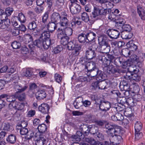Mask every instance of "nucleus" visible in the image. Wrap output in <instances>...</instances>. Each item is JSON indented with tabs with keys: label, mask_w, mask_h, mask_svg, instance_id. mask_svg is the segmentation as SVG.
<instances>
[{
	"label": "nucleus",
	"mask_w": 145,
	"mask_h": 145,
	"mask_svg": "<svg viewBox=\"0 0 145 145\" xmlns=\"http://www.w3.org/2000/svg\"><path fill=\"white\" fill-rule=\"evenodd\" d=\"M33 45L39 48L43 47L44 49L47 50L50 46L51 41L48 39L44 40L40 37V39L35 40L33 43Z\"/></svg>",
	"instance_id": "f257e3e1"
},
{
	"label": "nucleus",
	"mask_w": 145,
	"mask_h": 145,
	"mask_svg": "<svg viewBox=\"0 0 145 145\" xmlns=\"http://www.w3.org/2000/svg\"><path fill=\"white\" fill-rule=\"evenodd\" d=\"M107 58L102 54H100L98 56L99 61L104 64L105 65H108L114 59V57L112 55L109 54L107 55Z\"/></svg>",
	"instance_id": "f03ea898"
},
{
	"label": "nucleus",
	"mask_w": 145,
	"mask_h": 145,
	"mask_svg": "<svg viewBox=\"0 0 145 145\" xmlns=\"http://www.w3.org/2000/svg\"><path fill=\"white\" fill-rule=\"evenodd\" d=\"M107 134L111 143L113 144H119L122 140L121 136L115 135L110 131L107 132Z\"/></svg>",
	"instance_id": "7ed1b4c3"
},
{
	"label": "nucleus",
	"mask_w": 145,
	"mask_h": 145,
	"mask_svg": "<svg viewBox=\"0 0 145 145\" xmlns=\"http://www.w3.org/2000/svg\"><path fill=\"white\" fill-rule=\"evenodd\" d=\"M68 5L70 12L72 14H76L79 13L80 12L81 7L78 4L76 3H70Z\"/></svg>",
	"instance_id": "20e7f679"
},
{
	"label": "nucleus",
	"mask_w": 145,
	"mask_h": 145,
	"mask_svg": "<svg viewBox=\"0 0 145 145\" xmlns=\"http://www.w3.org/2000/svg\"><path fill=\"white\" fill-rule=\"evenodd\" d=\"M120 32L121 30L117 28L116 29H109L106 31V33L110 38L116 39L118 37Z\"/></svg>",
	"instance_id": "39448f33"
},
{
	"label": "nucleus",
	"mask_w": 145,
	"mask_h": 145,
	"mask_svg": "<svg viewBox=\"0 0 145 145\" xmlns=\"http://www.w3.org/2000/svg\"><path fill=\"white\" fill-rule=\"evenodd\" d=\"M102 64L103 70L105 72L109 74H114L118 72V69L112 64H109L108 65H106L103 63Z\"/></svg>",
	"instance_id": "423d86ee"
},
{
	"label": "nucleus",
	"mask_w": 145,
	"mask_h": 145,
	"mask_svg": "<svg viewBox=\"0 0 145 145\" xmlns=\"http://www.w3.org/2000/svg\"><path fill=\"white\" fill-rule=\"evenodd\" d=\"M28 87L26 86H24V87L19 89L18 91L15 93V97L16 99H18L20 101H24L26 98V96L25 93H19L25 91L27 88Z\"/></svg>",
	"instance_id": "0eeeda50"
},
{
	"label": "nucleus",
	"mask_w": 145,
	"mask_h": 145,
	"mask_svg": "<svg viewBox=\"0 0 145 145\" xmlns=\"http://www.w3.org/2000/svg\"><path fill=\"white\" fill-rule=\"evenodd\" d=\"M98 104L99 110L102 111L106 112L110 108V104L108 101H104L100 100V103Z\"/></svg>",
	"instance_id": "6e6552de"
},
{
	"label": "nucleus",
	"mask_w": 145,
	"mask_h": 145,
	"mask_svg": "<svg viewBox=\"0 0 145 145\" xmlns=\"http://www.w3.org/2000/svg\"><path fill=\"white\" fill-rule=\"evenodd\" d=\"M10 21L8 18H1L0 19V28L5 29L7 28L10 25Z\"/></svg>",
	"instance_id": "1a4fd4ad"
},
{
	"label": "nucleus",
	"mask_w": 145,
	"mask_h": 145,
	"mask_svg": "<svg viewBox=\"0 0 145 145\" xmlns=\"http://www.w3.org/2000/svg\"><path fill=\"white\" fill-rule=\"evenodd\" d=\"M113 130L114 135H116L122 136L124 132V131L121 127L116 125H114Z\"/></svg>",
	"instance_id": "9d476101"
},
{
	"label": "nucleus",
	"mask_w": 145,
	"mask_h": 145,
	"mask_svg": "<svg viewBox=\"0 0 145 145\" xmlns=\"http://www.w3.org/2000/svg\"><path fill=\"white\" fill-rule=\"evenodd\" d=\"M86 56L88 59H91L95 57L96 54L94 51L92 50L91 48H87L86 51Z\"/></svg>",
	"instance_id": "9b49d317"
},
{
	"label": "nucleus",
	"mask_w": 145,
	"mask_h": 145,
	"mask_svg": "<svg viewBox=\"0 0 145 145\" xmlns=\"http://www.w3.org/2000/svg\"><path fill=\"white\" fill-rule=\"evenodd\" d=\"M57 38L58 39L60 40L61 44L64 46L67 45L69 39V38L68 36L62 34H59Z\"/></svg>",
	"instance_id": "f8f14e48"
},
{
	"label": "nucleus",
	"mask_w": 145,
	"mask_h": 145,
	"mask_svg": "<svg viewBox=\"0 0 145 145\" xmlns=\"http://www.w3.org/2000/svg\"><path fill=\"white\" fill-rule=\"evenodd\" d=\"M49 109V106L46 103L42 104L39 107V111L44 114L48 113Z\"/></svg>",
	"instance_id": "ddd939ff"
},
{
	"label": "nucleus",
	"mask_w": 145,
	"mask_h": 145,
	"mask_svg": "<svg viewBox=\"0 0 145 145\" xmlns=\"http://www.w3.org/2000/svg\"><path fill=\"white\" fill-rule=\"evenodd\" d=\"M83 98L82 97H80L76 98L73 103L74 107L78 109L82 106L83 105Z\"/></svg>",
	"instance_id": "4468645a"
},
{
	"label": "nucleus",
	"mask_w": 145,
	"mask_h": 145,
	"mask_svg": "<svg viewBox=\"0 0 145 145\" xmlns=\"http://www.w3.org/2000/svg\"><path fill=\"white\" fill-rule=\"evenodd\" d=\"M84 67L85 71H86L87 70V71L97 68L95 63L92 61L88 62L85 65Z\"/></svg>",
	"instance_id": "2eb2a0df"
},
{
	"label": "nucleus",
	"mask_w": 145,
	"mask_h": 145,
	"mask_svg": "<svg viewBox=\"0 0 145 145\" xmlns=\"http://www.w3.org/2000/svg\"><path fill=\"white\" fill-rule=\"evenodd\" d=\"M130 59L132 62L140 65L142 61V58L137 56L136 55L133 54L130 57Z\"/></svg>",
	"instance_id": "dca6fc26"
},
{
	"label": "nucleus",
	"mask_w": 145,
	"mask_h": 145,
	"mask_svg": "<svg viewBox=\"0 0 145 145\" xmlns=\"http://www.w3.org/2000/svg\"><path fill=\"white\" fill-rule=\"evenodd\" d=\"M98 40V44L100 46L108 44L106 37L105 36L99 37Z\"/></svg>",
	"instance_id": "f3484780"
},
{
	"label": "nucleus",
	"mask_w": 145,
	"mask_h": 145,
	"mask_svg": "<svg viewBox=\"0 0 145 145\" xmlns=\"http://www.w3.org/2000/svg\"><path fill=\"white\" fill-rule=\"evenodd\" d=\"M61 18V16L59 13L54 12L52 15L51 21L55 23H57L59 21Z\"/></svg>",
	"instance_id": "a211bd4d"
},
{
	"label": "nucleus",
	"mask_w": 145,
	"mask_h": 145,
	"mask_svg": "<svg viewBox=\"0 0 145 145\" xmlns=\"http://www.w3.org/2000/svg\"><path fill=\"white\" fill-rule=\"evenodd\" d=\"M89 125L88 124H83L80 126V129L84 134L87 135L89 133Z\"/></svg>",
	"instance_id": "6ab92c4d"
},
{
	"label": "nucleus",
	"mask_w": 145,
	"mask_h": 145,
	"mask_svg": "<svg viewBox=\"0 0 145 145\" xmlns=\"http://www.w3.org/2000/svg\"><path fill=\"white\" fill-rule=\"evenodd\" d=\"M91 16L95 20H97L100 18L99 8L95 7H94V10L91 15Z\"/></svg>",
	"instance_id": "aec40b11"
},
{
	"label": "nucleus",
	"mask_w": 145,
	"mask_h": 145,
	"mask_svg": "<svg viewBox=\"0 0 145 145\" xmlns=\"http://www.w3.org/2000/svg\"><path fill=\"white\" fill-rule=\"evenodd\" d=\"M50 32L49 31H44L41 33L40 37L41 38L44 40L49 39L51 41V44H52L54 42V40H51L50 39Z\"/></svg>",
	"instance_id": "412c9836"
},
{
	"label": "nucleus",
	"mask_w": 145,
	"mask_h": 145,
	"mask_svg": "<svg viewBox=\"0 0 145 145\" xmlns=\"http://www.w3.org/2000/svg\"><path fill=\"white\" fill-rule=\"evenodd\" d=\"M36 96L37 99L41 100L45 98L46 95V93L44 90H40L37 93Z\"/></svg>",
	"instance_id": "4be33fe9"
},
{
	"label": "nucleus",
	"mask_w": 145,
	"mask_h": 145,
	"mask_svg": "<svg viewBox=\"0 0 145 145\" xmlns=\"http://www.w3.org/2000/svg\"><path fill=\"white\" fill-rule=\"evenodd\" d=\"M19 40H23L25 44H27L29 42H32L33 40V37L30 34H26L24 35L23 38L20 37Z\"/></svg>",
	"instance_id": "5701e85b"
},
{
	"label": "nucleus",
	"mask_w": 145,
	"mask_h": 145,
	"mask_svg": "<svg viewBox=\"0 0 145 145\" xmlns=\"http://www.w3.org/2000/svg\"><path fill=\"white\" fill-rule=\"evenodd\" d=\"M137 11L141 19L143 20H145V12L143 8L140 6H138Z\"/></svg>",
	"instance_id": "b1692460"
},
{
	"label": "nucleus",
	"mask_w": 145,
	"mask_h": 145,
	"mask_svg": "<svg viewBox=\"0 0 145 145\" xmlns=\"http://www.w3.org/2000/svg\"><path fill=\"white\" fill-rule=\"evenodd\" d=\"M36 21V19L34 18L31 22L29 23L28 27L30 30L34 31L37 28V24Z\"/></svg>",
	"instance_id": "393cba45"
},
{
	"label": "nucleus",
	"mask_w": 145,
	"mask_h": 145,
	"mask_svg": "<svg viewBox=\"0 0 145 145\" xmlns=\"http://www.w3.org/2000/svg\"><path fill=\"white\" fill-rule=\"evenodd\" d=\"M47 29L49 32H53L57 28L56 23L53 22H50L47 25Z\"/></svg>",
	"instance_id": "a878e982"
},
{
	"label": "nucleus",
	"mask_w": 145,
	"mask_h": 145,
	"mask_svg": "<svg viewBox=\"0 0 145 145\" xmlns=\"http://www.w3.org/2000/svg\"><path fill=\"white\" fill-rule=\"evenodd\" d=\"M86 33H81L79 34L78 36V39L79 42L84 43L87 40V35Z\"/></svg>",
	"instance_id": "bb28decb"
},
{
	"label": "nucleus",
	"mask_w": 145,
	"mask_h": 145,
	"mask_svg": "<svg viewBox=\"0 0 145 145\" xmlns=\"http://www.w3.org/2000/svg\"><path fill=\"white\" fill-rule=\"evenodd\" d=\"M16 137L15 135L11 134L6 138L7 141L9 143L14 144L16 142Z\"/></svg>",
	"instance_id": "cd10ccee"
},
{
	"label": "nucleus",
	"mask_w": 145,
	"mask_h": 145,
	"mask_svg": "<svg viewBox=\"0 0 145 145\" xmlns=\"http://www.w3.org/2000/svg\"><path fill=\"white\" fill-rule=\"evenodd\" d=\"M101 51L102 53H107L110 51V47L109 44L100 46Z\"/></svg>",
	"instance_id": "c85d7f7f"
},
{
	"label": "nucleus",
	"mask_w": 145,
	"mask_h": 145,
	"mask_svg": "<svg viewBox=\"0 0 145 145\" xmlns=\"http://www.w3.org/2000/svg\"><path fill=\"white\" fill-rule=\"evenodd\" d=\"M97 80L102 81L105 79L106 75L105 74H103L101 71L99 70L98 74L97 75Z\"/></svg>",
	"instance_id": "c756f323"
},
{
	"label": "nucleus",
	"mask_w": 145,
	"mask_h": 145,
	"mask_svg": "<svg viewBox=\"0 0 145 145\" xmlns=\"http://www.w3.org/2000/svg\"><path fill=\"white\" fill-rule=\"evenodd\" d=\"M99 71L98 68H96L88 71L87 75L91 77H94L96 76Z\"/></svg>",
	"instance_id": "7c9ffc66"
},
{
	"label": "nucleus",
	"mask_w": 145,
	"mask_h": 145,
	"mask_svg": "<svg viewBox=\"0 0 145 145\" xmlns=\"http://www.w3.org/2000/svg\"><path fill=\"white\" fill-rule=\"evenodd\" d=\"M120 33H121V37L123 39H129L131 37V34L129 32L122 31L121 30Z\"/></svg>",
	"instance_id": "2f4dec72"
},
{
	"label": "nucleus",
	"mask_w": 145,
	"mask_h": 145,
	"mask_svg": "<svg viewBox=\"0 0 145 145\" xmlns=\"http://www.w3.org/2000/svg\"><path fill=\"white\" fill-rule=\"evenodd\" d=\"M89 133L93 135L94 137H96V134L98 131V127L94 125H89Z\"/></svg>",
	"instance_id": "473e14b6"
},
{
	"label": "nucleus",
	"mask_w": 145,
	"mask_h": 145,
	"mask_svg": "<svg viewBox=\"0 0 145 145\" xmlns=\"http://www.w3.org/2000/svg\"><path fill=\"white\" fill-rule=\"evenodd\" d=\"M137 104V101L134 98H127V105L133 107L135 106Z\"/></svg>",
	"instance_id": "72a5a7b5"
},
{
	"label": "nucleus",
	"mask_w": 145,
	"mask_h": 145,
	"mask_svg": "<svg viewBox=\"0 0 145 145\" xmlns=\"http://www.w3.org/2000/svg\"><path fill=\"white\" fill-rule=\"evenodd\" d=\"M64 33L63 35L67 36H71L72 33V28L67 27L63 28Z\"/></svg>",
	"instance_id": "f704fd0d"
},
{
	"label": "nucleus",
	"mask_w": 145,
	"mask_h": 145,
	"mask_svg": "<svg viewBox=\"0 0 145 145\" xmlns=\"http://www.w3.org/2000/svg\"><path fill=\"white\" fill-rule=\"evenodd\" d=\"M131 68H130L129 69L131 70L127 72L126 75L124 76V78L127 80H130V81H131V79L132 78L131 76H132V75L133 74V73H132L131 72H135V69L133 70H131Z\"/></svg>",
	"instance_id": "c9c22d12"
},
{
	"label": "nucleus",
	"mask_w": 145,
	"mask_h": 145,
	"mask_svg": "<svg viewBox=\"0 0 145 145\" xmlns=\"http://www.w3.org/2000/svg\"><path fill=\"white\" fill-rule=\"evenodd\" d=\"M7 96L6 94H2L0 95V110L4 107L5 105V102L3 99Z\"/></svg>",
	"instance_id": "e433bc0d"
},
{
	"label": "nucleus",
	"mask_w": 145,
	"mask_h": 145,
	"mask_svg": "<svg viewBox=\"0 0 145 145\" xmlns=\"http://www.w3.org/2000/svg\"><path fill=\"white\" fill-rule=\"evenodd\" d=\"M46 140L45 137L40 136L37 139L36 142L37 145H44L46 143Z\"/></svg>",
	"instance_id": "4c0bfd02"
},
{
	"label": "nucleus",
	"mask_w": 145,
	"mask_h": 145,
	"mask_svg": "<svg viewBox=\"0 0 145 145\" xmlns=\"http://www.w3.org/2000/svg\"><path fill=\"white\" fill-rule=\"evenodd\" d=\"M86 35H87V40L89 41H93L95 38L96 37V34L95 33L92 32H90L86 33Z\"/></svg>",
	"instance_id": "58836bf2"
},
{
	"label": "nucleus",
	"mask_w": 145,
	"mask_h": 145,
	"mask_svg": "<svg viewBox=\"0 0 145 145\" xmlns=\"http://www.w3.org/2000/svg\"><path fill=\"white\" fill-rule=\"evenodd\" d=\"M47 128L46 126L44 124H42L39 125L38 127L39 132L41 134L44 133L46 131Z\"/></svg>",
	"instance_id": "ea45409f"
},
{
	"label": "nucleus",
	"mask_w": 145,
	"mask_h": 145,
	"mask_svg": "<svg viewBox=\"0 0 145 145\" xmlns=\"http://www.w3.org/2000/svg\"><path fill=\"white\" fill-rule=\"evenodd\" d=\"M74 40L68 42L67 44V48L69 50H72L74 49L76 45Z\"/></svg>",
	"instance_id": "a19ab883"
},
{
	"label": "nucleus",
	"mask_w": 145,
	"mask_h": 145,
	"mask_svg": "<svg viewBox=\"0 0 145 145\" xmlns=\"http://www.w3.org/2000/svg\"><path fill=\"white\" fill-rule=\"evenodd\" d=\"M85 141L88 142L92 145H96L97 142L93 138L91 137H85L84 138Z\"/></svg>",
	"instance_id": "79ce46f5"
},
{
	"label": "nucleus",
	"mask_w": 145,
	"mask_h": 145,
	"mask_svg": "<svg viewBox=\"0 0 145 145\" xmlns=\"http://www.w3.org/2000/svg\"><path fill=\"white\" fill-rule=\"evenodd\" d=\"M68 20L67 18L65 17H62L60 20V24L61 26H66L68 25Z\"/></svg>",
	"instance_id": "37998d69"
},
{
	"label": "nucleus",
	"mask_w": 145,
	"mask_h": 145,
	"mask_svg": "<svg viewBox=\"0 0 145 145\" xmlns=\"http://www.w3.org/2000/svg\"><path fill=\"white\" fill-rule=\"evenodd\" d=\"M81 18L82 21L85 23H87L89 21V18L87 13L85 12L81 14Z\"/></svg>",
	"instance_id": "c03bdc74"
},
{
	"label": "nucleus",
	"mask_w": 145,
	"mask_h": 145,
	"mask_svg": "<svg viewBox=\"0 0 145 145\" xmlns=\"http://www.w3.org/2000/svg\"><path fill=\"white\" fill-rule=\"evenodd\" d=\"M123 108L117 104L115 105L114 106L112 107L111 108V110L112 112H120L122 110Z\"/></svg>",
	"instance_id": "a18cd8bd"
},
{
	"label": "nucleus",
	"mask_w": 145,
	"mask_h": 145,
	"mask_svg": "<svg viewBox=\"0 0 145 145\" xmlns=\"http://www.w3.org/2000/svg\"><path fill=\"white\" fill-rule=\"evenodd\" d=\"M89 45V48H91L92 50H93L95 51L98 47L97 44L95 42H89L87 43Z\"/></svg>",
	"instance_id": "49530a36"
},
{
	"label": "nucleus",
	"mask_w": 145,
	"mask_h": 145,
	"mask_svg": "<svg viewBox=\"0 0 145 145\" xmlns=\"http://www.w3.org/2000/svg\"><path fill=\"white\" fill-rule=\"evenodd\" d=\"M130 49L133 51H135L137 49V46L133 43H130V42H128L127 44Z\"/></svg>",
	"instance_id": "de8ad7c7"
},
{
	"label": "nucleus",
	"mask_w": 145,
	"mask_h": 145,
	"mask_svg": "<svg viewBox=\"0 0 145 145\" xmlns=\"http://www.w3.org/2000/svg\"><path fill=\"white\" fill-rule=\"evenodd\" d=\"M13 11V9L12 8L8 7L5 9V12L4 13L5 14L6 18H7V16H10Z\"/></svg>",
	"instance_id": "09e8293b"
},
{
	"label": "nucleus",
	"mask_w": 145,
	"mask_h": 145,
	"mask_svg": "<svg viewBox=\"0 0 145 145\" xmlns=\"http://www.w3.org/2000/svg\"><path fill=\"white\" fill-rule=\"evenodd\" d=\"M18 19L21 22L24 23L26 20V19L24 15L22 13H20L18 14Z\"/></svg>",
	"instance_id": "8fccbe9b"
},
{
	"label": "nucleus",
	"mask_w": 145,
	"mask_h": 145,
	"mask_svg": "<svg viewBox=\"0 0 145 145\" xmlns=\"http://www.w3.org/2000/svg\"><path fill=\"white\" fill-rule=\"evenodd\" d=\"M142 124L139 121H137L135 124V131H140L142 128Z\"/></svg>",
	"instance_id": "3c124183"
},
{
	"label": "nucleus",
	"mask_w": 145,
	"mask_h": 145,
	"mask_svg": "<svg viewBox=\"0 0 145 145\" xmlns=\"http://www.w3.org/2000/svg\"><path fill=\"white\" fill-rule=\"evenodd\" d=\"M111 95L112 96L115 97V98H116L118 97H121V93L117 90H114L111 91Z\"/></svg>",
	"instance_id": "603ef678"
},
{
	"label": "nucleus",
	"mask_w": 145,
	"mask_h": 145,
	"mask_svg": "<svg viewBox=\"0 0 145 145\" xmlns=\"http://www.w3.org/2000/svg\"><path fill=\"white\" fill-rule=\"evenodd\" d=\"M81 48V46L80 44H76V45L74 48V54L77 56L79 54V52Z\"/></svg>",
	"instance_id": "864d4df0"
},
{
	"label": "nucleus",
	"mask_w": 145,
	"mask_h": 145,
	"mask_svg": "<svg viewBox=\"0 0 145 145\" xmlns=\"http://www.w3.org/2000/svg\"><path fill=\"white\" fill-rule=\"evenodd\" d=\"M18 102L15 100L12 103H10L9 104V109L10 110H12V108H14L15 109L17 108V106L18 103Z\"/></svg>",
	"instance_id": "5fc2aeb1"
},
{
	"label": "nucleus",
	"mask_w": 145,
	"mask_h": 145,
	"mask_svg": "<svg viewBox=\"0 0 145 145\" xmlns=\"http://www.w3.org/2000/svg\"><path fill=\"white\" fill-rule=\"evenodd\" d=\"M120 30H123V31H125L129 32L131 30V27L130 25L129 24H124L122 27H120Z\"/></svg>",
	"instance_id": "6e6d98bb"
},
{
	"label": "nucleus",
	"mask_w": 145,
	"mask_h": 145,
	"mask_svg": "<svg viewBox=\"0 0 145 145\" xmlns=\"http://www.w3.org/2000/svg\"><path fill=\"white\" fill-rule=\"evenodd\" d=\"M132 77L131 79V81L132 80H134L136 82H138L140 80L141 78L140 76L136 73H133L132 75Z\"/></svg>",
	"instance_id": "4d7b16f0"
},
{
	"label": "nucleus",
	"mask_w": 145,
	"mask_h": 145,
	"mask_svg": "<svg viewBox=\"0 0 145 145\" xmlns=\"http://www.w3.org/2000/svg\"><path fill=\"white\" fill-rule=\"evenodd\" d=\"M18 129L20 130V134L22 135H25L28 132V131L27 128H17Z\"/></svg>",
	"instance_id": "13d9d810"
},
{
	"label": "nucleus",
	"mask_w": 145,
	"mask_h": 145,
	"mask_svg": "<svg viewBox=\"0 0 145 145\" xmlns=\"http://www.w3.org/2000/svg\"><path fill=\"white\" fill-rule=\"evenodd\" d=\"M11 46L14 49H18L20 48L21 46L20 43L16 41L13 42Z\"/></svg>",
	"instance_id": "bf43d9fd"
},
{
	"label": "nucleus",
	"mask_w": 145,
	"mask_h": 145,
	"mask_svg": "<svg viewBox=\"0 0 145 145\" xmlns=\"http://www.w3.org/2000/svg\"><path fill=\"white\" fill-rule=\"evenodd\" d=\"M7 98V101L10 103H12L15 100H16V97H15V94L14 95H11L8 96L7 95V96L6 97Z\"/></svg>",
	"instance_id": "052dcab7"
},
{
	"label": "nucleus",
	"mask_w": 145,
	"mask_h": 145,
	"mask_svg": "<svg viewBox=\"0 0 145 145\" xmlns=\"http://www.w3.org/2000/svg\"><path fill=\"white\" fill-rule=\"evenodd\" d=\"M54 77L55 80L58 83H60L62 79L61 76L58 73L55 74Z\"/></svg>",
	"instance_id": "680f3d73"
},
{
	"label": "nucleus",
	"mask_w": 145,
	"mask_h": 145,
	"mask_svg": "<svg viewBox=\"0 0 145 145\" xmlns=\"http://www.w3.org/2000/svg\"><path fill=\"white\" fill-rule=\"evenodd\" d=\"M99 81H96L93 82L91 84V89L95 90L99 89Z\"/></svg>",
	"instance_id": "e2e57ef3"
},
{
	"label": "nucleus",
	"mask_w": 145,
	"mask_h": 145,
	"mask_svg": "<svg viewBox=\"0 0 145 145\" xmlns=\"http://www.w3.org/2000/svg\"><path fill=\"white\" fill-rule=\"evenodd\" d=\"M88 58L86 57H82L80 59V62L83 65L84 67H85V65L88 62Z\"/></svg>",
	"instance_id": "0e129e2a"
},
{
	"label": "nucleus",
	"mask_w": 145,
	"mask_h": 145,
	"mask_svg": "<svg viewBox=\"0 0 145 145\" xmlns=\"http://www.w3.org/2000/svg\"><path fill=\"white\" fill-rule=\"evenodd\" d=\"M44 8L43 7L39 6L38 7H36L35 9V10L37 14L42 13L43 11Z\"/></svg>",
	"instance_id": "69168bd1"
},
{
	"label": "nucleus",
	"mask_w": 145,
	"mask_h": 145,
	"mask_svg": "<svg viewBox=\"0 0 145 145\" xmlns=\"http://www.w3.org/2000/svg\"><path fill=\"white\" fill-rule=\"evenodd\" d=\"M24 104L22 103H19L17 106V108H16V110H21L24 111Z\"/></svg>",
	"instance_id": "338daca9"
},
{
	"label": "nucleus",
	"mask_w": 145,
	"mask_h": 145,
	"mask_svg": "<svg viewBox=\"0 0 145 145\" xmlns=\"http://www.w3.org/2000/svg\"><path fill=\"white\" fill-rule=\"evenodd\" d=\"M106 85V83L105 81H99V89H105Z\"/></svg>",
	"instance_id": "774afa93"
}]
</instances>
